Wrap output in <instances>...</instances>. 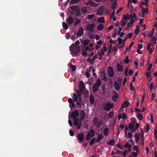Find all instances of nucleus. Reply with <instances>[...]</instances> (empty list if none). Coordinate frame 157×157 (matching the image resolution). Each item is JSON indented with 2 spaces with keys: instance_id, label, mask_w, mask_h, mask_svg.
<instances>
[{
  "instance_id": "f257e3e1",
  "label": "nucleus",
  "mask_w": 157,
  "mask_h": 157,
  "mask_svg": "<svg viewBox=\"0 0 157 157\" xmlns=\"http://www.w3.org/2000/svg\"><path fill=\"white\" fill-rule=\"evenodd\" d=\"M70 48V51L72 52L73 54L75 56L77 55L80 51V47L75 46L74 44H72Z\"/></svg>"
},
{
  "instance_id": "f03ea898",
  "label": "nucleus",
  "mask_w": 157,
  "mask_h": 157,
  "mask_svg": "<svg viewBox=\"0 0 157 157\" xmlns=\"http://www.w3.org/2000/svg\"><path fill=\"white\" fill-rule=\"evenodd\" d=\"M101 83V81L100 79L98 78L97 79L96 83H94L92 86L93 91L95 93L98 91V88L100 86Z\"/></svg>"
},
{
  "instance_id": "7ed1b4c3",
  "label": "nucleus",
  "mask_w": 157,
  "mask_h": 157,
  "mask_svg": "<svg viewBox=\"0 0 157 157\" xmlns=\"http://www.w3.org/2000/svg\"><path fill=\"white\" fill-rule=\"evenodd\" d=\"M94 24L93 23L90 24V23L87 24L86 26V30L89 31L90 33L94 32Z\"/></svg>"
},
{
  "instance_id": "20e7f679",
  "label": "nucleus",
  "mask_w": 157,
  "mask_h": 157,
  "mask_svg": "<svg viewBox=\"0 0 157 157\" xmlns=\"http://www.w3.org/2000/svg\"><path fill=\"white\" fill-rule=\"evenodd\" d=\"M77 137L78 140L79 141V142H83L84 141L85 137L84 133L82 132L78 134Z\"/></svg>"
},
{
  "instance_id": "39448f33",
  "label": "nucleus",
  "mask_w": 157,
  "mask_h": 157,
  "mask_svg": "<svg viewBox=\"0 0 157 157\" xmlns=\"http://www.w3.org/2000/svg\"><path fill=\"white\" fill-rule=\"evenodd\" d=\"M113 104L108 103L105 105L104 109L106 111H109L113 107Z\"/></svg>"
},
{
  "instance_id": "423d86ee",
  "label": "nucleus",
  "mask_w": 157,
  "mask_h": 157,
  "mask_svg": "<svg viewBox=\"0 0 157 157\" xmlns=\"http://www.w3.org/2000/svg\"><path fill=\"white\" fill-rule=\"evenodd\" d=\"M107 74L109 77H113L114 75L113 70L111 67H109L108 68Z\"/></svg>"
},
{
  "instance_id": "0eeeda50",
  "label": "nucleus",
  "mask_w": 157,
  "mask_h": 157,
  "mask_svg": "<svg viewBox=\"0 0 157 157\" xmlns=\"http://www.w3.org/2000/svg\"><path fill=\"white\" fill-rule=\"evenodd\" d=\"M79 114L78 111L77 109H75L74 111L71 113V116L73 118H77Z\"/></svg>"
},
{
  "instance_id": "6e6552de",
  "label": "nucleus",
  "mask_w": 157,
  "mask_h": 157,
  "mask_svg": "<svg viewBox=\"0 0 157 157\" xmlns=\"http://www.w3.org/2000/svg\"><path fill=\"white\" fill-rule=\"evenodd\" d=\"M73 96H74V102H76V104L77 105H81V103L82 102H81L79 101H78V97H77V96L75 93H74L73 94Z\"/></svg>"
},
{
  "instance_id": "1a4fd4ad",
  "label": "nucleus",
  "mask_w": 157,
  "mask_h": 157,
  "mask_svg": "<svg viewBox=\"0 0 157 157\" xmlns=\"http://www.w3.org/2000/svg\"><path fill=\"white\" fill-rule=\"evenodd\" d=\"M83 32L84 30L83 28L82 27H79L76 35L78 36H81L83 34Z\"/></svg>"
},
{
  "instance_id": "9d476101",
  "label": "nucleus",
  "mask_w": 157,
  "mask_h": 157,
  "mask_svg": "<svg viewBox=\"0 0 157 157\" xmlns=\"http://www.w3.org/2000/svg\"><path fill=\"white\" fill-rule=\"evenodd\" d=\"M104 7L103 6H101V7L99 8L97 12V14L99 15H102L103 13Z\"/></svg>"
},
{
  "instance_id": "9b49d317",
  "label": "nucleus",
  "mask_w": 157,
  "mask_h": 157,
  "mask_svg": "<svg viewBox=\"0 0 157 157\" xmlns=\"http://www.w3.org/2000/svg\"><path fill=\"white\" fill-rule=\"evenodd\" d=\"M114 94L112 97V100L113 101L116 102L117 101L118 95L115 91L114 92Z\"/></svg>"
},
{
  "instance_id": "f8f14e48",
  "label": "nucleus",
  "mask_w": 157,
  "mask_h": 157,
  "mask_svg": "<svg viewBox=\"0 0 157 157\" xmlns=\"http://www.w3.org/2000/svg\"><path fill=\"white\" fill-rule=\"evenodd\" d=\"M128 128L133 132H135L136 130V129L134 127V125L132 123H129L128 125Z\"/></svg>"
},
{
  "instance_id": "ddd939ff",
  "label": "nucleus",
  "mask_w": 157,
  "mask_h": 157,
  "mask_svg": "<svg viewBox=\"0 0 157 157\" xmlns=\"http://www.w3.org/2000/svg\"><path fill=\"white\" fill-rule=\"evenodd\" d=\"M101 76L102 78V79L104 81H106L108 78H107L106 77V73L104 72H102L101 73Z\"/></svg>"
},
{
  "instance_id": "4468645a",
  "label": "nucleus",
  "mask_w": 157,
  "mask_h": 157,
  "mask_svg": "<svg viewBox=\"0 0 157 157\" xmlns=\"http://www.w3.org/2000/svg\"><path fill=\"white\" fill-rule=\"evenodd\" d=\"M79 84L80 86V89H81V90H82L83 91L85 88L84 83L82 81H80L79 82Z\"/></svg>"
},
{
  "instance_id": "2eb2a0df",
  "label": "nucleus",
  "mask_w": 157,
  "mask_h": 157,
  "mask_svg": "<svg viewBox=\"0 0 157 157\" xmlns=\"http://www.w3.org/2000/svg\"><path fill=\"white\" fill-rule=\"evenodd\" d=\"M114 89L117 91H118L120 90V86L117 82L114 81Z\"/></svg>"
},
{
  "instance_id": "dca6fc26",
  "label": "nucleus",
  "mask_w": 157,
  "mask_h": 157,
  "mask_svg": "<svg viewBox=\"0 0 157 157\" xmlns=\"http://www.w3.org/2000/svg\"><path fill=\"white\" fill-rule=\"evenodd\" d=\"M90 136L92 138L95 135V131L93 129H91L90 131L87 134Z\"/></svg>"
},
{
  "instance_id": "f3484780",
  "label": "nucleus",
  "mask_w": 157,
  "mask_h": 157,
  "mask_svg": "<svg viewBox=\"0 0 157 157\" xmlns=\"http://www.w3.org/2000/svg\"><path fill=\"white\" fill-rule=\"evenodd\" d=\"M71 8L72 10L74 12H76V11H77L78 10H80L79 7V6L75 5L72 6L71 7Z\"/></svg>"
},
{
  "instance_id": "a211bd4d",
  "label": "nucleus",
  "mask_w": 157,
  "mask_h": 157,
  "mask_svg": "<svg viewBox=\"0 0 157 157\" xmlns=\"http://www.w3.org/2000/svg\"><path fill=\"white\" fill-rule=\"evenodd\" d=\"M83 92L82 90H81V89H79V90H77L76 91V93L77 94V97L78 98L82 97V92Z\"/></svg>"
},
{
  "instance_id": "6ab92c4d",
  "label": "nucleus",
  "mask_w": 157,
  "mask_h": 157,
  "mask_svg": "<svg viewBox=\"0 0 157 157\" xmlns=\"http://www.w3.org/2000/svg\"><path fill=\"white\" fill-rule=\"evenodd\" d=\"M117 71L120 72H121L123 71V68L122 67V66L119 63H117Z\"/></svg>"
},
{
  "instance_id": "aec40b11",
  "label": "nucleus",
  "mask_w": 157,
  "mask_h": 157,
  "mask_svg": "<svg viewBox=\"0 0 157 157\" xmlns=\"http://www.w3.org/2000/svg\"><path fill=\"white\" fill-rule=\"evenodd\" d=\"M140 134H138L137 133H136L135 134V140L136 143H137L140 139Z\"/></svg>"
},
{
  "instance_id": "412c9836",
  "label": "nucleus",
  "mask_w": 157,
  "mask_h": 157,
  "mask_svg": "<svg viewBox=\"0 0 157 157\" xmlns=\"http://www.w3.org/2000/svg\"><path fill=\"white\" fill-rule=\"evenodd\" d=\"M74 21L73 18L71 16H69L67 19V21L68 24L71 25L72 23Z\"/></svg>"
},
{
  "instance_id": "4be33fe9",
  "label": "nucleus",
  "mask_w": 157,
  "mask_h": 157,
  "mask_svg": "<svg viewBox=\"0 0 157 157\" xmlns=\"http://www.w3.org/2000/svg\"><path fill=\"white\" fill-rule=\"evenodd\" d=\"M117 5V1L116 0L115 1L112 5L111 8L112 10H115L116 8Z\"/></svg>"
},
{
  "instance_id": "5701e85b",
  "label": "nucleus",
  "mask_w": 157,
  "mask_h": 157,
  "mask_svg": "<svg viewBox=\"0 0 157 157\" xmlns=\"http://www.w3.org/2000/svg\"><path fill=\"white\" fill-rule=\"evenodd\" d=\"M129 103L128 101H125L122 104V107L125 108L128 106Z\"/></svg>"
},
{
  "instance_id": "b1692460",
  "label": "nucleus",
  "mask_w": 157,
  "mask_h": 157,
  "mask_svg": "<svg viewBox=\"0 0 157 157\" xmlns=\"http://www.w3.org/2000/svg\"><path fill=\"white\" fill-rule=\"evenodd\" d=\"M104 138L103 136L102 135H99L96 140V141L97 142H99L100 140L103 139Z\"/></svg>"
},
{
  "instance_id": "393cba45",
  "label": "nucleus",
  "mask_w": 157,
  "mask_h": 157,
  "mask_svg": "<svg viewBox=\"0 0 157 157\" xmlns=\"http://www.w3.org/2000/svg\"><path fill=\"white\" fill-rule=\"evenodd\" d=\"M89 98L90 103L91 104H93L94 102V98L92 94L90 95L89 97Z\"/></svg>"
},
{
  "instance_id": "a878e982",
  "label": "nucleus",
  "mask_w": 157,
  "mask_h": 157,
  "mask_svg": "<svg viewBox=\"0 0 157 157\" xmlns=\"http://www.w3.org/2000/svg\"><path fill=\"white\" fill-rule=\"evenodd\" d=\"M151 46V44L150 43H148L147 46V50L149 51V53L150 54H152V50L151 48H150V47Z\"/></svg>"
},
{
  "instance_id": "bb28decb",
  "label": "nucleus",
  "mask_w": 157,
  "mask_h": 157,
  "mask_svg": "<svg viewBox=\"0 0 157 157\" xmlns=\"http://www.w3.org/2000/svg\"><path fill=\"white\" fill-rule=\"evenodd\" d=\"M104 25L102 24H100L97 27V29L98 31H101L104 28Z\"/></svg>"
},
{
  "instance_id": "cd10ccee",
  "label": "nucleus",
  "mask_w": 157,
  "mask_h": 157,
  "mask_svg": "<svg viewBox=\"0 0 157 157\" xmlns=\"http://www.w3.org/2000/svg\"><path fill=\"white\" fill-rule=\"evenodd\" d=\"M109 131V129L108 128H105L104 131V135L106 136H107L108 134Z\"/></svg>"
},
{
  "instance_id": "c85d7f7f",
  "label": "nucleus",
  "mask_w": 157,
  "mask_h": 157,
  "mask_svg": "<svg viewBox=\"0 0 157 157\" xmlns=\"http://www.w3.org/2000/svg\"><path fill=\"white\" fill-rule=\"evenodd\" d=\"M97 21L98 23H104L105 22L104 18L103 17H100L98 19Z\"/></svg>"
},
{
  "instance_id": "c756f323",
  "label": "nucleus",
  "mask_w": 157,
  "mask_h": 157,
  "mask_svg": "<svg viewBox=\"0 0 157 157\" xmlns=\"http://www.w3.org/2000/svg\"><path fill=\"white\" fill-rule=\"evenodd\" d=\"M142 13L143 14L142 17H144V13H147L148 11V9L147 8H146L144 9V8L142 7Z\"/></svg>"
},
{
  "instance_id": "7c9ffc66",
  "label": "nucleus",
  "mask_w": 157,
  "mask_h": 157,
  "mask_svg": "<svg viewBox=\"0 0 157 157\" xmlns=\"http://www.w3.org/2000/svg\"><path fill=\"white\" fill-rule=\"evenodd\" d=\"M140 26L138 25H136V29L134 32L137 35H138L140 31Z\"/></svg>"
},
{
  "instance_id": "2f4dec72",
  "label": "nucleus",
  "mask_w": 157,
  "mask_h": 157,
  "mask_svg": "<svg viewBox=\"0 0 157 157\" xmlns=\"http://www.w3.org/2000/svg\"><path fill=\"white\" fill-rule=\"evenodd\" d=\"M70 68L71 69L72 71H75L76 70V66L74 65H73L72 63H70Z\"/></svg>"
},
{
  "instance_id": "473e14b6",
  "label": "nucleus",
  "mask_w": 157,
  "mask_h": 157,
  "mask_svg": "<svg viewBox=\"0 0 157 157\" xmlns=\"http://www.w3.org/2000/svg\"><path fill=\"white\" fill-rule=\"evenodd\" d=\"M81 11L83 13H86L87 11V8L86 7H84L82 8Z\"/></svg>"
},
{
  "instance_id": "72a5a7b5",
  "label": "nucleus",
  "mask_w": 157,
  "mask_h": 157,
  "mask_svg": "<svg viewBox=\"0 0 157 157\" xmlns=\"http://www.w3.org/2000/svg\"><path fill=\"white\" fill-rule=\"evenodd\" d=\"M129 18V16L128 14L124 15H123V20H127Z\"/></svg>"
},
{
  "instance_id": "f704fd0d",
  "label": "nucleus",
  "mask_w": 157,
  "mask_h": 157,
  "mask_svg": "<svg viewBox=\"0 0 157 157\" xmlns=\"http://www.w3.org/2000/svg\"><path fill=\"white\" fill-rule=\"evenodd\" d=\"M89 3L90 5L92 7L96 6V3L92 0H90L89 1Z\"/></svg>"
},
{
  "instance_id": "c9c22d12",
  "label": "nucleus",
  "mask_w": 157,
  "mask_h": 157,
  "mask_svg": "<svg viewBox=\"0 0 157 157\" xmlns=\"http://www.w3.org/2000/svg\"><path fill=\"white\" fill-rule=\"evenodd\" d=\"M80 0H71L70 2L71 4H74L78 3Z\"/></svg>"
},
{
  "instance_id": "e433bc0d",
  "label": "nucleus",
  "mask_w": 157,
  "mask_h": 157,
  "mask_svg": "<svg viewBox=\"0 0 157 157\" xmlns=\"http://www.w3.org/2000/svg\"><path fill=\"white\" fill-rule=\"evenodd\" d=\"M137 117L139 120L140 121L142 120L143 118L142 115L140 113H138L137 115Z\"/></svg>"
},
{
  "instance_id": "4c0bfd02",
  "label": "nucleus",
  "mask_w": 157,
  "mask_h": 157,
  "mask_svg": "<svg viewBox=\"0 0 157 157\" xmlns=\"http://www.w3.org/2000/svg\"><path fill=\"white\" fill-rule=\"evenodd\" d=\"M96 141V139L95 137L92 138L89 142V145H93Z\"/></svg>"
},
{
  "instance_id": "58836bf2",
  "label": "nucleus",
  "mask_w": 157,
  "mask_h": 157,
  "mask_svg": "<svg viewBox=\"0 0 157 157\" xmlns=\"http://www.w3.org/2000/svg\"><path fill=\"white\" fill-rule=\"evenodd\" d=\"M62 25L64 29L67 30V29L68 28V25L65 22L63 23Z\"/></svg>"
},
{
  "instance_id": "ea45409f",
  "label": "nucleus",
  "mask_w": 157,
  "mask_h": 157,
  "mask_svg": "<svg viewBox=\"0 0 157 157\" xmlns=\"http://www.w3.org/2000/svg\"><path fill=\"white\" fill-rule=\"evenodd\" d=\"M80 117H85V113L84 110H82L81 111L80 113Z\"/></svg>"
},
{
  "instance_id": "a19ab883",
  "label": "nucleus",
  "mask_w": 157,
  "mask_h": 157,
  "mask_svg": "<svg viewBox=\"0 0 157 157\" xmlns=\"http://www.w3.org/2000/svg\"><path fill=\"white\" fill-rule=\"evenodd\" d=\"M114 139H112L109 141L108 144H109L110 145L113 146L114 144Z\"/></svg>"
},
{
  "instance_id": "79ce46f5",
  "label": "nucleus",
  "mask_w": 157,
  "mask_h": 157,
  "mask_svg": "<svg viewBox=\"0 0 157 157\" xmlns=\"http://www.w3.org/2000/svg\"><path fill=\"white\" fill-rule=\"evenodd\" d=\"M112 45L111 44L108 48V55H109L111 52L112 49Z\"/></svg>"
},
{
  "instance_id": "37998d69",
  "label": "nucleus",
  "mask_w": 157,
  "mask_h": 157,
  "mask_svg": "<svg viewBox=\"0 0 157 157\" xmlns=\"http://www.w3.org/2000/svg\"><path fill=\"white\" fill-rule=\"evenodd\" d=\"M90 40H85L83 42V44L84 46L87 45L89 43Z\"/></svg>"
},
{
  "instance_id": "c03bdc74",
  "label": "nucleus",
  "mask_w": 157,
  "mask_h": 157,
  "mask_svg": "<svg viewBox=\"0 0 157 157\" xmlns=\"http://www.w3.org/2000/svg\"><path fill=\"white\" fill-rule=\"evenodd\" d=\"M129 57L128 56H127L125 59L124 60V63H126V64H128L129 63V60L128 59Z\"/></svg>"
},
{
  "instance_id": "a18cd8bd",
  "label": "nucleus",
  "mask_w": 157,
  "mask_h": 157,
  "mask_svg": "<svg viewBox=\"0 0 157 157\" xmlns=\"http://www.w3.org/2000/svg\"><path fill=\"white\" fill-rule=\"evenodd\" d=\"M113 114H114L113 112V111L110 112L108 114V118H111L113 116Z\"/></svg>"
},
{
  "instance_id": "49530a36",
  "label": "nucleus",
  "mask_w": 157,
  "mask_h": 157,
  "mask_svg": "<svg viewBox=\"0 0 157 157\" xmlns=\"http://www.w3.org/2000/svg\"><path fill=\"white\" fill-rule=\"evenodd\" d=\"M104 123L102 122L101 121H100L97 125V128H98L101 125H102Z\"/></svg>"
},
{
  "instance_id": "de8ad7c7",
  "label": "nucleus",
  "mask_w": 157,
  "mask_h": 157,
  "mask_svg": "<svg viewBox=\"0 0 157 157\" xmlns=\"http://www.w3.org/2000/svg\"><path fill=\"white\" fill-rule=\"evenodd\" d=\"M154 31L153 30V32L150 33H148L147 35V36L151 38H153V35L154 33Z\"/></svg>"
},
{
  "instance_id": "09e8293b",
  "label": "nucleus",
  "mask_w": 157,
  "mask_h": 157,
  "mask_svg": "<svg viewBox=\"0 0 157 157\" xmlns=\"http://www.w3.org/2000/svg\"><path fill=\"white\" fill-rule=\"evenodd\" d=\"M74 119V124L75 125H78V118H73Z\"/></svg>"
},
{
  "instance_id": "8fccbe9b",
  "label": "nucleus",
  "mask_w": 157,
  "mask_h": 157,
  "mask_svg": "<svg viewBox=\"0 0 157 157\" xmlns=\"http://www.w3.org/2000/svg\"><path fill=\"white\" fill-rule=\"evenodd\" d=\"M126 21H124L123 20H122L121 21V26L122 27L124 26L126 24Z\"/></svg>"
},
{
  "instance_id": "3c124183",
  "label": "nucleus",
  "mask_w": 157,
  "mask_h": 157,
  "mask_svg": "<svg viewBox=\"0 0 157 157\" xmlns=\"http://www.w3.org/2000/svg\"><path fill=\"white\" fill-rule=\"evenodd\" d=\"M87 62L90 63L91 65H93L94 63L93 61H91V59L90 58L88 57L87 59Z\"/></svg>"
},
{
  "instance_id": "603ef678",
  "label": "nucleus",
  "mask_w": 157,
  "mask_h": 157,
  "mask_svg": "<svg viewBox=\"0 0 157 157\" xmlns=\"http://www.w3.org/2000/svg\"><path fill=\"white\" fill-rule=\"evenodd\" d=\"M125 132H124L125 136V137H127V130H128V131L129 130V129L128 128L127 126H125Z\"/></svg>"
},
{
  "instance_id": "864d4df0",
  "label": "nucleus",
  "mask_w": 157,
  "mask_h": 157,
  "mask_svg": "<svg viewBox=\"0 0 157 157\" xmlns=\"http://www.w3.org/2000/svg\"><path fill=\"white\" fill-rule=\"evenodd\" d=\"M88 35L90 39H93L94 38V35L92 33H89Z\"/></svg>"
},
{
  "instance_id": "5fc2aeb1",
  "label": "nucleus",
  "mask_w": 157,
  "mask_h": 157,
  "mask_svg": "<svg viewBox=\"0 0 157 157\" xmlns=\"http://www.w3.org/2000/svg\"><path fill=\"white\" fill-rule=\"evenodd\" d=\"M116 146L120 149H122L123 148V146H122L120 143H117L116 144Z\"/></svg>"
},
{
  "instance_id": "6e6d98bb",
  "label": "nucleus",
  "mask_w": 157,
  "mask_h": 157,
  "mask_svg": "<svg viewBox=\"0 0 157 157\" xmlns=\"http://www.w3.org/2000/svg\"><path fill=\"white\" fill-rule=\"evenodd\" d=\"M78 17H80L81 16V12L79 11V10H78L76 12L75 14Z\"/></svg>"
},
{
  "instance_id": "4d7b16f0",
  "label": "nucleus",
  "mask_w": 157,
  "mask_h": 157,
  "mask_svg": "<svg viewBox=\"0 0 157 157\" xmlns=\"http://www.w3.org/2000/svg\"><path fill=\"white\" fill-rule=\"evenodd\" d=\"M117 40L118 41V44L119 45H121L122 42V39L121 38H118L117 39Z\"/></svg>"
},
{
  "instance_id": "13d9d810",
  "label": "nucleus",
  "mask_w": 157,
  "mask_h": 157,
  "mask_svg": "<svg viewBox=\"0 0 157 157\" xmlns=\"http://www.w3.org/2000/svg\"><path fill=\"white\" fill-rule=\"evenodd\" d=\"M87 17L88 18V19L89 20H90L93 19L94 18V15L93 14H92L91 15H88Z\"/></svg>"
},
{
  "instance_id": "bf43d9fd",
  "label": "nucleus",
  "mask_w": 157,
  "mask_h": 157,
  "mask_svg": "<svg viewBox=\"0 0 157 157\" xmlns=\"http://www.w3.org/2000/svg\"><path fill=\"white\" fill-rule=\"evenodd\" d=\"M134 20L133 18H132V19H131L130 20V26H132L133 25V23L134 22Z\"/></svg>"
},
{
  "instance_id": "052dcab7",
  "label": "nucleus",
  "mask_w": 157,
  "mask_h": 157,
  "mask_svg": "<svg viewBox=\"0 0 157 157\" xmlns=\"http://www.w3.org/2000/svg\"><path fill=\"white\" fill-rule=\"evenodd\" d=\"M98 56H97V55H95L91 59V61H93L94 62L95 60V59L96 58H98Z\"/></svg>"
},
{
  "instance_id": "680f3d73",
  "label": "nucleus",
  "mask_w": 157,
  "mask_h": 157,
  "mask_svg": "<svg viewBox=\"0 0 157 157\" xmlns=\"http://www.w3.org/2000/svg\"><path fill=\"white\" fill-rule=\"evenodd\" d=\"M149 129V126L148 124H147L146 126V128L145 129L144 131L145 132H147Z\"/></svg>"
},
{
  "instance_id": "e2e57ef3",
  "label": "nucleus",
  "mask_w": 157,
  "mask_h": 157,
  "mask_svg": "<svg viewBox=\"0 0 157 157\" xmlns=\"http://www.w3.org/2000/svg\"><path fill=\"white\" fill-rule=\"evenodd\" d=\"M122 117L123 119H127V117L126 114L124 113H123L122 114Z\"/></svg>"
},
{
  "instance_id": "0e129e2a",
  "label": "nucleus",
  "mask_w": 157,
  "mask_h": 157,
  "mask_svg": "<svg viewBox=\"0 0 157 157\" xmlns=\"http://www.w3.org/2000/svg\"><path fill=\"white\" fill-rule=\"evenodd\" d=\"M130 89L134 91L135 90V89L134 88V86H133L132 83L130 84Z\"/></svg>"
},
{
  "instance_id": "69168bd1",
  "label": "nucleus",
  "mask_w": 157,
  "mask_h": 157,
  "mask_svg": "<svg viewBox=\"0 0 157 157\" xmlns=\"http://www.w3.org/2000/svg\"><path fill=\"white\" fill-rule=\"evenodd\" d=\"M70 135L71 136H74V133L73 131L70 130H69Z\"/></svg>"
},
{
  "instance_id": "338daca9",
  "label": "nucleus",
  "mask_w": 157,
  "mask_h": 157,
  "mask_svg": "<svg viewBox=\"0 0 157 157\" xmlns=\"http://www.w3.org/2000/svg\"><path fill=\"white\" fill-rule=\"evenodd\" d=\"M80 21V20H77L74 23V25L75 26H76L79 23Z\"/></svg>"
},
{
  "instance_id": "774afa93",
  "label": "nucleus",
  "mask_w": 157,
  "mask_h": 157,
  "mask_svg": "<svg viewBox=\"0 0 157 157\" xmlns=\"http://www.w3.org/2000/svg\"><path fill=\"white\" fill-rule=\"evenodd\" d=\"M152 65L151 63H150L149 64L148 67H147V71H149L151 69L152 67Z\"/></svg>"
}]
</instances>
